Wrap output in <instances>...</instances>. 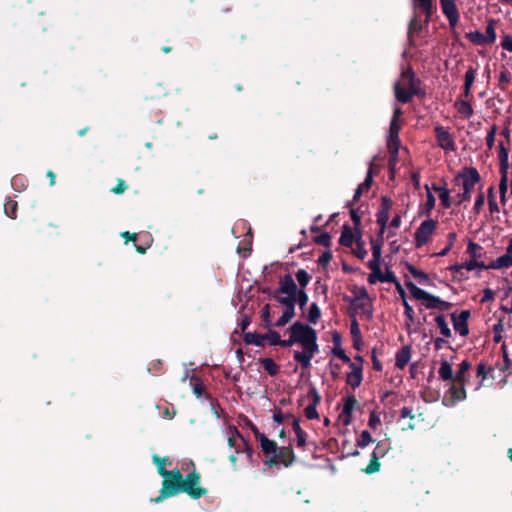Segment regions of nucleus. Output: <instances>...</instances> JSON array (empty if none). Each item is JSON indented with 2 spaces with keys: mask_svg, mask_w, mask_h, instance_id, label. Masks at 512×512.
Wrapping results in <instances>:
<instances>
[{
  "mask_svg": "<svg viewBox=\"0 0 512 512\" xmlns=\"http://www.w3.org/2000/svg\"><path fill=\"white\" fill-rule=\"evenodd\" d=\"M467 39L475 45L489 44L484 37V34L479 31H473L466 34Z\"/></svg>",
  "mask_w": 512,
  "mask_h": 512,
  "instance_id": "obj_41",
  "label": "nucleus"
},
{
  "mask_svg": "<svg viewBox=\"0 0 512 512\" xmlns=\"http://www.w3.org/2000/svg\"><path fill=\"white\" fill-rule=\"evenodd\" d=\"M497 130H498V127L497 125L493 124L489 130V132L487 133V137H486V144H487V147L489 149H492L493 146H494V142H495V135L497 133Z\"/></svg>",
  "mask_w": 512,
  "mask_h": 512,
  "instance_id": "obj_64",
  "label": "nucleus"
},
{
  "mask_svg": "<svg viewBox=\"0 0 512 512\" xmlns=\"http://www.w3.org/2000/svg\"><path fill=\"white\" fill-rule=\"evenodd\" d=\"M423 29V24L414 16L409 23L408 27V37L410 42H412V35L414 33H419Z\"/></svg>",
  "mask_w": 512,
  "mask_h": 512,
  "instance_id": "obj_44",
  "label": "nucleus"
},
{
  "mask_svg": "<svg viewBox=\"0 0 512 512\" xmlns=\"http://www.w3.org/2000/svg\"><path fill=\"white\" fill-rule=\"evenodd\" d=\"M475 77H476V69H474L473 67L470 66L465 73L464 86L467 88L468 87L472 88V85L475 81Z\"/></svg>",
  "mask_w": 512,
  "mask_h": 512,
  "instance_id": "obj_58",
  "label": "nucleus"
},
{
  "mask_svg": "<svg viewBox=\"0 0 512 512\" xmlns=\"http://www.w3.org/2000/svg\"><path fill=\"white\" fill-rule=\"evenodd\" d=\"M283 293L273 291L271 298L284 306V309H290L295 312V298L293 295L282 296Z\"/></svg>",
  "mask_w": 512,
  "mask_h": 512,
  "instance_id": "obj_20",
  "label": "nucleus"
},
{
  "mask_svg": "<svg viewBox=\"0 0 512 512\" xmlns=\"http://www.w3.org/2000/svg\"><path fill=\"white\" fill-rule=\"evenodd\" d=\"M503 319H499L498 323L493 326L494 337L493 341L495 343H499L502 340V332H503Z\"/></svg>",
  "mask_w": 512,
  "mask_h": 512,
  "instance_id": "obj_59",
  "label": "nucleus"
},
{
  "mask_svg": "<svg viewBox=\"0 0 512 512\" xmlns=\"http://www.w3.org/2000/svg\"><path fill=\"white\" fill-rule=\"evenodd\" d=\"M437 228V221L434 219H427L423 221L420 226L417 228L415 235H414V242L415 246L417 248H420L424 245H426L430 239L433 233L435 232Z\"/></svg>",
  "mask_w": 512,
  "mask_h": 512,
  "instance_id": "obj_5",
  "label": "nucleus"
},
{
  "mask_svg": "<svg viewBox=\"0 0 512 512\" xmlns=\"http://www.w3.org/2000/svg\"><path fill=\"white\" fill-rule=\"evenodd\" d=\"M501 350L503 352V365L501 366L500 370L508 371L510 369V367L512 366V361L509 357L506 344H503L501 346Z\"/></svg>",
  "mask_w": 512,
  "mask_h": 512,
  "instance_id": "obj_56",
  "label": "nucleus"
},
{
  "mask_svg": "<svg viewBox=\"0 0 512 512\" xmlns=\"http://www.w3.org/2000/svg\"><path fill=\"white\" fill-rule=\"evenodd\" d=\"M411 358V347L409 345L403 346L396 353L395 366L399 369H403Z\"/></svg>",
  "mask_w": 512,
  "mask_h": 512,
  "instance_id": "obj_22",
  "label": "nucleus"
},
{
  "mask_svg": "<svg viewBox=\"0 0 512 512\" xmlns=\"http://www.w3.org/2000/svg\"><path fill=\"white\" fill-rule=\"evenodd\" d=\"M406 269L409 271V273L418 280V282L422 285H430L431 279L427 273H425L422 270H419L414 265L406 262L405 264Z\"/></svg>",
  "mask_w": 512,
  "mask_h": 512,
  "instance_id": "obj_21",
  "label": "nucleus"
},
{
  "mask_svg": "<svg viewBox=\"0 0 512 512\" xmlns=\"http://www.w3.org/2000/svg\"><path fill=\"white\" fill-rule=\"evenodd\" d=\"M262 452L265 454L266 459L273 456L277 452V443L274 440H270L266 435L261 436L259 440Z\"/></svg>",
  "mask_w": 512,
  "mask_h": 512,
  "instance_id": "obj_23",
  "label": "nucleus"
},
{
  "mask_svg": "<svg viewBox=\"0 0 512 512\" xmlns=\"http://www.w3.org/2000/svg\"><path fill=\"white\" fill-rule=\"evenodd\" d=\"M493 372H494V368L493 367H489L487 369L486 365L484 363L481 362V363L478 364V366H477V377H481L482 380L478 384V386L476 387V390L480 389L484 385V381H485V379L487 377L493 378Z\"/></svg>",
  "mask_w": 512,
  "mask_h": 512,
  "instance_id": "obj_34",
  "label": "nucleus"
},
{
  "mask_svg": "<svg viewBox=\"0 0 512 512\" xmlns=\"http://www.w3.org/2000/svg\"><path fill=\"white\" fill-rule=\"evenodd\" d=\"M293 296L295 298V303H298L300 308H304V306L308 302L307 294L301 289V290H297V292H295V294Z\"/></svg>",
  "mask_w": 512,
  "mask_h": 512,
  "instance_id": "obj_63",
  "label": "nucleus"
},
{
  "mask_svg": "<svg viewBox=\"0 0 512 512\" xmlns=\"http://www.w3.org/2000/svg\"><path fill=\"white\" fill-rule=\"evenodd\" d=\"M487 199L489 205V211L491 214L498 213L500 211L499 206L496 202L494 186H490L487 190Z\"/></svg>",
  "mask_w": 512,
  "mask_h": 512,
  "instance_id": "obj_40",
  "label": "nucleus"
},
{
  "mask_svg": "<svg viewBox=\"0 0 512 512\" xmlns=\"http://www.w3.org/2000/svg\"><path fill=\"white\" fill-rule=\"evenodd\" d=\"M400 125L395 120H391L389 127V136L387 141L388 149L399 150L400 138H399Z\"/></svg>",
  "mask_w": 512,
  "mask_h": 512,
  "instance_id": "obj_14",
  "label": "nucleus"
},
{
  "mask_svg": "<svg viewBox=\"0 0 512 512\" xmlns=\"http://www.w3.org/2000/svg\"><path fill=\"white\" fill-rule=\"evenodd\" d=\"M287 332L290 334L286 343L287 348L295 343L300 344L303 350L294 352V360L303 369L308 368L312 357L318 351L316 330L307 324L297 321L287 329Z\"/></svg>",
  "mask_w": 512,
  "mask_h": 512,
  "instance_id": "obj_2",
  "label": "nucleus"
},
{
  "mask_svg": "<svg viewBox=\"0 0 512 512\" xmlns=\"http://www.w3.org/2000/svg\"><path fill=\"white\" fill-rule=\"evenodd\" d=\"M465 382L458 383L457 381L453 380L451 382V385L446 392L443 403L445 406H453L457 402L463 401L466 399L467 394L465 390Z\"/></svg>",
  "mask_w": 512,
  "mask_h": 512,
  "instance_id": "obj_7",
  "label": "nucleus"
},
{
  "mask_svg": "<svg viewBox=\"0 0 512 512\" xmlns=\"http://www.w3.org/2000/svg\"><path fill=\"white\" fill-rule=\"evenodd\" d=\"M259 362L270 376H276L278 374L279 366L272 358H261Z\"/></svg>",
  "mask_w": 512,
  "mask_h": 512,
  "instance_id": "obj_35",
  "label": "nucleus"
},
{
  "mask_svg": "<svg viewBox=\"0 0 512 512\" xmlns=\"http://www.w3.org/2000/svg\"><path fill=\"white\" fill-rule=\"evenodd\" d=\"M237 435L234 432V427L230 428V436L228 437V445L232 448H235V453L240 454L241 453V446L240 443L237 442Z\"/></svg>",
  "mask_w": 512,
  "mask_h": 512,
  "instance_id": "obj_54",
  "label": "nucleus"
},
{
  "mask_svg": "<svg viewBox=\"0 0 512 512\" xmlns=\"http://www.w3.org/2000/svg\"><path fill=\"white\" fill-rule=\"evenodd\" d=\"M294 459L293 450L290 447H278L277 452L273 456L268 457L264 463L269 467H273L279 464L289 466Z\"/></svg>",
  "mask_w": 512,
  "mask_h": 512,
  "instance_id": "obj_8",
  "label": "nucleus"
},
{
  "mask_svg": "<svg viewBox=\"0 0 512 512\" xmlns=\"http://www.w3.org/2000/svg\"><path fill=\"white\" fill-rule=\"evenodd\" d=\"M435 138L439 147L446 151H455L456 144L453 136L450 134L447 128L437 125L434 128Z\"/></svg>",
  "mask_w": 512,
  "mask_h": 512,
  "instance_id": "obj_10",
  "label": "nucleus"
},
{
  "mask_svg": "<svg viewBox=\"0 0 512 512\" xmlns=\"http://www.w3.org/2000/svg\"><path fill=\"white\" fill-rule=\"evenodd\" d=\"M370 244L372 250V259L369 262H382V246L383 240H375L373 236L370 237Z\"/></svg>",
  "mask_w": 512,
  "mask_h": 512,
  "instance_id": "obj_24",
  "label": "nucleus"
},
{
  "mask_svg": "<svg viewBox=\"0 0 512 512\" xmlns=\"http://www.w3.org/2000/svg\"><path fill=\"white\" fill-rule=\"evenodd\" d=\"M296 279L301 287H305L310 280V276L306 270L300 269L296 273Z\"/></svg>",
  "mask_w": 512,
  "mask_h": 512,
  "instance_id": "obj_61",
  "label": "nucleus"
},
{
  "mask_svg": "<svg viewBox=\"0 0 512 512\" xmlns=\"http://www.w3.org/2000/svg\"><path fill=\"white\" fill-rule=\"evenodd\" d=\"M310 393L312 394L313 396V401L311 404H309L305 410H304V414L306 416L307 419H316L318 418V412H317V409H316V405L317 403L319 402L320 400V396L317 392V389L315 387H312L311 390H310Z\"/></svg>",
  "mask_w": 512,
  "mask_h": 512,
  "instance_id": "obj_19",
  "label": "nucleus"
},
{
  "mask_svg": "<svg viewBox=\"0 0 512 512\" xmlns=\"http://www.w3.org/2000/svg\"><path fill=\"white\" fill-rule=\"evenodd\" d=\"M355 239L356 237L354 236L352 229L348 225H344L339 243L344 247L352 248L355 243Z\"/></svg>",
  "mask_w": 512,
  "mask_h": 512,
  "instance_id": "obj_27",
  "label": "nucleus"
},
{
  "mask_svg": "<svg viewBox=\"0 0 512 512\" xmlns=\"http://www.w3.org/2000/svg\"><path fill=\"white\" fill-rule=\"evenodd\" d=\"M380 265L381 263L376 262L367 263L368 268L371 270V274H373L379 282H382L383 272L381 271Z\"/></svg>",
  "mask_w": 512,
  "mask_h": 512,
  "instance_id": "obj_55",
  "label": "nucleus"
},
{
  "mask_svg": "<svg viewBox=\"0 0 512 512\" xmlns=\"http://www.w3.org/2000/svg\"><path fill=\"white\" fill-rule=\"evenodd\" d=\"M455 106L457 108L458 113H460L466 118L471 117L474 113L472 105L466 100H457Z\"/></svg>",
  "mask_w": 512,
  "mask_h": 512,
  "instance_id": "obj_37",
  "label": "nucleus"
},
{
  "mask_svg": "<svg viewBox=\"0 0 512 512\" xmlns=\"http://www.w3.org/2000/svg\"><path fill=\"white\" fill-rule=\"evenodd\" d=\"M392 205H393V202L390 197H388V196L381 197V204H380V208L376 214V217H377V224L380 226L382 231L386 230Z\"/></svg>",
  "mask_w": 512,
  "mask_h": 512,
  "instance_id": "obj_11",
  "label": "nucleus"
},
{
  "mask_svg": "<svg viewBox=\"0 0 512 512\" xmlns=\"http://www.w3.org/2000/svg\"><path fill=\"white\" fill-rule=\"evenodd\" d=\"M484 37L486 38L489 44H493L496 40V32H495V21L490 20L485 29Z\"/></svg>",
  "mask_w": 512,
  "mask_h": 512,
  "instance_id": "obj_45",
  "label": "nucleus"
},
{
  "mask_svg": "<svg viewBox=\"0 0 512 512\" xmlns=\"http://www.w3.org/2000/svg\"><path fill=\"white\" fill-rule=\"evenodd\" d=\"M297 290V285L293 277L290 274H286L280 279V287L275 291L285 293L286 295H294Z\"/></svg>",
  "mask_w": 512,
  "mask_h": 512,
  "instance_id": "obj_15",
  "label": "nucleus"
},
{
  "mask_svg": "<svg viewBox=\"0 0 512 512\" xmlns=\"http://www.w3.org/2000/svg\"><path fill=\"white\" fill-rule=\"evenodd\" d=\"M512 267V255L504 254L488 264V269H501Z\"/></svg>",
  "mask_w": 512,
  "mask_h": 512,
  "instance_id": "obj_29",
  "label": "nucleus"
},
{
  "mask_svg": "<svg viewBox=\"0 0 512 512\" xmlns=\"http://www.w3.org/2000/svg\"><path fill=\"white\" fill-rule=\"evenodd\" d=\"M352 304L362 312V314L366 315L368 318L372 317V305L369 300H362L360 302H352Z\"/></svg>",
  "mask_w": 512,
  "mask_h": 512,
  "instance_id": "obj_42",
  "label": "nucleus"
},
{
  "mask_svg": "<svg viewBox=\"0 0 512 512\" xmlns=\"http://www.w3.org/2000/svg\"><path fill=\"white\" fill-rule=\"evenodd\" d=\"M354 302H360L362 300H369V295L365 287L357 288L353 290Z\"/></svg>",
  "mask_w": 512,
  "mask_h": 512,
  "instance_id": "obj_60",
  "label": "nucleus"
},
{
  "mask_svg": "<svg viewBox=\"0 0 512 512\" xmlns=\"http://www.w3.org/2000/svg\"><path fill=\"white\" fill-rule=\"evenodd\" d=\"M415 4V8L422 10L425 14L424 24L428 25L431 21V17L434 11V3L433 0H413Z\"/></svg>",
  "mask_w": 512,
  "mask_h": 512,
  "instance_id": "obj_18",
  "label": "nucleus"
},
{
  "mask_svg": "<svg viewBox=\"0 0 512 512\" xmlns=\"http://www.w3.org/2000/svg\"><path fill=\"white\" fill-rule=\"evenodd\" d=\"M355 247L352 246V254L360 260H364L368 254L365 243L360 233L356 236Z\"/></svg>",
  "mask_w": 512,
  "mask_h": 512,
  "instance_id": "obj_26",
  "label": "nucleus"
},
{
  "mask_svg": "<svg viewBox=\"0 0 512 512\" xmlns=\"http://www.w3.org/2000/svg\"><path fill=\"white\" fill-rule=\"evenodd\" d=\"M243 340L248 345L253 344L258 347L265 346L263 335L258 334V333L246 332L243 335Z\"/></svg>",
  "mask_w": 512,
  "mask_h": 512,
  "instance_id": "obj_32",
  "label": "nucleus"
},
{
  "mask_svg": "<svg viewBox=\"0 0 512 512\" xmlns=\"http://www.w3.org/2000/svg\"><path fill=\"white\" fill-rule=\"evenodd\" d=\"M152 461L157 466L158 474L163 477L159 495L152 499L155 503H161L165 499L180 493H185L194 500L200 499L208 493L207 488L201 486V474L196 469L183 477L178 468L166 469V465L171 464L168 456L160 457L154 454Z\"/></svg>",
  "mask_w": 512,
  "mask_h": 512,
  "instance_id": "obj_1",
  "label": "nucleus"
},
{
  "mask_svg": "<svg viewBox=\"0 0 512 512\" xmlns=\"http://www.w3.org/2000/svg\"><path fill=\"white\" fill-rule=\"evenodd\" d=\"M443 14L446 16L450 27L453 29L459 21V11L454 0H440Z\"/></svg>",
  "mask_w": 512,
  "mask_h": 512,
  "instance_id": "obj_13",
  "label": "nucleus"
},
{
  "mask_svg": "<svg viewBox=\"0 0 512 512\" xmlns=\"http://www.w3.org/2000/svg\"><path fill=\"white\" fill-rule=\"evenodd\" d=\"M17 210H18V205H17V202L16 201H13V200H8L5 204H4V211H5V214L11 218V219H16L17 218Z\"/></svg>",
  "mask_w": 512,
  "mask_h": 512,
  "instance_id": "obj_47",
  "label": "nucleus"
},
{
  "mask_svg": "<svg viewBox=\"0 0 512 512\" xmlns=\"http://www.w3.org/2000/svg\"><path fill=\"white\" fill-rule=\"evenodd\" d=\"M268 332L263 335L264 341L268 340L270 345L272 346H281L283 348H287V340H282L280 338V334L277 331L271 330L270 328H267Z\"/></svg>",
  "mask_w": 512,
  "mask_h": 512,
  "instance_id": "obj_30",
  "label": "nucleus"
},
{
  "mask_svg": "<svg viewBox=\"0 0 512 512\" xmlns=\"http://www.w3.org/2000/svg\"><path fill=\"white\" fill-rule=\"evenodd\" d=\"M334 356L339 358L343 363H350V357L346 354L342 346H335L332 349Z\"/></svg>",
  "mask_w": 512,
  "mask_h": 512,
  "instance_id": "obj_57",
  "label": "nucleus"
},
{
  "mask_svg": "<svg viewBox=\"0 0 512 512\" xmlns=\"http://www.w3.org/2000/svg\"><path fill=\"white\" fill-rule=\"evenodd\" d=\"M511 82V75L509 71L503 67L499 74V87L501 90L505 91L507 89L508 84Z\"/></svg>",
  "mask_w": 512,
  "mask_h": 512,
  "instance_id": "obj_49",
  "label": "nucleus"
},
{
  "mask_svg": "<svg viewBox=\"0 0 512 512\" xmlns=\"http://www.w3.org/2000/svg\"><path fill=\"white\" fill-rule=\"evenodd\" d=\"M374 442L370 432L368 430H363L356 441V446L359 448H364L370 443Z\"/></svg>",
  "mask_w": 512,
  "mask_h": 512,
  "instance_id": "obj_46",
  "label": "nucleus"
},
{
  "mask_svg": "<svg viewBox=\"0 0 512 512\" xmlns=\"http://www.w3.org/2000/svg\"><path fill=\"white\" fill-rule=\"evenodd\" d=\"M423 83L418 78L414 70L409 66L401 73V80L394 83V95L398 102L402 104L410 103L414 96L424 98L426 91L422 87Z\"/></svg>",
  "mask_w": 512,
  "mask_h": 512,
  "instance_id": "obj_3",
  "label": "nucleus"
},
{
  "mask_svg": "<svg viewBox=\"0 0 512 512\" xmlns=\"http://www.w3.org/2000/svg\"><path fill=\"white\" fill-rule=\"evenodd\" d=\"M470 315L471 313L469 310H462L458 316L456 313L451 314V320L455 331L463 337L469 334L468 319Z\"/></svg>",
  "mask_w": 512,
  "mask_h": 512,
  "instance_id": "obj_12",
  "label": "nucleus"
},
{
  "mask_svg": "<svg viewBox=\"0 0 512 512\" xmlns=\"http://www.w3.org/2000/svg\"><path fill=\"white\" fill-rule=\"evenodd\" d=\"M432 189L435 192H439V198H440V201H441V205L444 208H446V209L450 208L451 207V200H450V192H449V190L447 188H445V187H439L436 184L432 185Z\"/></svg>",
  "mask_w": 512,
  "mask_h": 512,
  "instance_id": "obj_33",
  "label": "nucleus"
},
{
  "mask_svg": "<svg viewBox=\"0 0 512 512\" xmlns=\"http://www.w3.org/2000/svg\"><path fill=\"white\" fill-rule=\"evenodd\" d=\"M295 315V312H291L290 309H284L281 317L274 324L276 327H282L287 324Z\"/></svg>",
  "mask_w": 512,
  "mask_h": 512,
  "instance_id": "obj_52",
  "label": "nucleus"
},
{
  "mask_svg": "<svg viewBox=\"0 0 512 512\" xmlns=\"http://www.w3.org/2000/svg\"><path fill=\"white\" fill-rule=\"evenodd\" d=\"M234 432L240 440L241 453H245L246 458L249 462H252L254 450L252 446L247 442V440L243 437V435L239 432V430L234 426Z\"/></svg>",
  "mask_w": 512,
  "mask_h": 512,
  "instance_id": "obj_28",
  "label": "nucleus"
},
{
  "mask_svg": "<svg viewBox=\"0 0 512 512\" xmlns=\"http://www.w3.org/2000/svg\"><path fill=\"white\" fill-rule=\"evenodd\" d=\"M347 206L350 207L351 220L354 224L355 229L357 230L359 228V226L361 225V216L359 215V213L356 209L352 208L351 202H348Z\"/></svg>",
  "mask_w": 512,
  "mask_h": 512,
  "instance_id": "obj_62",
  "label": "nucleus"
},
{
  "mask_svg": "<svg viewBox=\"0 0 512 512\" xmlns=\"http://www.w3.org/2000/svg\"><path fill=\"white\" fill-rule=\"evenodd\" d=\"M372 183H373V174H372V163H371L364 182H362L355 190V193L353 196V203L359 201L361 195L370 189Z\"/></svg>",
  "mask_w": 512,
  "mask_h": 512,
  "instance_id": "obj_17",
  "label": "nucleus"
},
{
  "mask_svg": "<svg viewBox=\"0 0 512 512\" xmlns=\"http://www.w3.org/2000/svg\"><path fill=\"white\" fill-rule=\"evenodd\" d=\"M482 247L473 242V241H469L468 243V246H467V253L470 255L471 259H475L477 260L478 258H481V251H482Z\"/></svg>",
  "mask_w": 512,
  "mask_h": 512,
  "instance_id": "obj_48",
  "label": "nucleus"
},
{
  "mask_svg": "<svg viewBox=\"0 0 512 512\" xmlns=\"http://www.w3.org/2000/svg\"><path fill=\"white\" fill-rule=\"evenodd\" d=\"M435 322L440 330V333L444 336V337H451L452 336V332H451V329L449 328L448 326V323L445 319V316L442 315V314H439L435 317Z\"/></svg>",
  "mask_w": 512,
  "mask_h": 512,
  "instance_id": "obj_38",
  "label": "nucleus"
},
{
  "mask_svg": "<svg viewBox=\"0 0 512 512\" xmlns=\"http://www.w3.org/2000/svg\"><path fill=\"white\" fill-rule=\"evenodd\" d=\"M356 405H357V400H356L355 396L351 395L346 398L342 412L340 414V417L345 425L350 424L351 414Z\"/></svg>",
  "mask_w": 512,
  "mask_h": 512,
  "instance_id": "obj_16",
  "label": "nucleus"
},
{
  "mask_svg": "<svg viewBox=\"0 0 512 512\" xmlns=\"http://www.w3.org/2000/svg\"><path fill=\"white\" fill-rule=\"evenodd\" d=\"M363 380V373L348 372L346 373V383L353 389L359 387Z\"/></svg>",
  "mask_w": 512,
  "mask_h": 512,
  "instance_id": "obj_39",
  "label": "nucleus"
},
{
  "mask_svg": "<svg viewBox=\"0 0 512 512\" xmlns=\"http://www.w3.org/2000/svg\"><path fill=\"white\" fill-rule=\"evenodd\" d=\"M470 368H471V363L468 360H463L459 364V368L454 376V380L457 381L458 383H462V382L466 383V373L469 371Z\"/></svg>",
  "mask_w": 512,
  "mask_h": 512,
  "instance_id": "obj_36",
  "label": "nucleus"
},
{
  "mask_svg": "<svg viewBox=\"0 0 512 512\" xmlns=\"http://www.w3.org/2000/svg\"><path fill=\"white\" fill-rule=\"evenodd\" d=\"M462 264H463V269H466L468 271H472L476 268L488 269V265H486L484 262H479L475 259H471L470 261H467Z\"/></svg>",
  "mask_w": 512,
  "mask_h": 512,
  "instance_id": "obj_53",
  "label": "nucleus"
},
{
  "mask_svg": "<svg viewBox=\"0 0 512 512\" xmlns=\"http://www.w3.org/2000/svg\"><path fill=\"white\" fill-rule=\"evenodd\" d=\"M438 374L442 381L454 380L452 365L446 359L441 360Z\"/></svg>",
  "mask_w": 512,
  "mask_h": 512,
  "instance_id": "obj_25",
  "label": "nucleus"
},
{
  "mask_svg": "<svg viewBox=\"0 0 512 512\" xmlns=\"http://www.w3.org/2000/svg\"><path fill=\"white\" fill-rule=\"evenodd\" d=\"M454 182L462 185L463 192L457 195L458 204L471 200V193L475 186L481 182V176L475 167H463L455 176Z\"/></svg>",
  "mask_w": 512,
  "mask_h": 512,
  "instance_id": "obj_4",
  "label": "nucleus"
},
{
  "mask_svg": "<svg viewBox=\"0 0 512 512\" xmlns=\"http://www.w3.org/2000/svg\"><path fill=\"white\" fill-rule=\"evenodd\" d=\"M483 186L480 185L478 188V194L474 203L473 210L476 214H479L485 203V195L482 191Z\"/></svg>",
  "mask_w": 512,
  "mask_h": 512,
  "instance_id": "obj_50",
  "label": "nucleus"
},
{
  "mask_svg": "<svg viewBox=\"0 0 512 512\" xmlns=\"http://www.w3.org/2000/svg\"><path fill=\"white\" fill-rule=\"evenodd\" d=\"M425 189L427 191V200L425 203L423 213L429 217L433 208L435 207L436 199H435L434 195L430 192L429 186L427 184L425 185Z\"/></svg>",
  "mask_w": 512,
  "mask_h": 512,
  "instance_id": "obj_43",
  "label": "nucleus"
},
{
  "mask_svg": "<svg viewBox=\"0 0 512 512\" xmlns=\"http://www.w3.org/2000/svg\"><path fill=\"white\" fill-rule=\"evenodd\" d=\"M47 28H48V22L44 18L43 13L40 14L39 17H37L30 23V30L34 34L45 32L47 30Z\"/></svg>",
  "mask_w": 512,
  "mask_h": 512,
  "instance_id": "obj_31",
  "label": "nucleus"
},
{
  "mask_svg": "<svg viewBox=\"0 0 512 512\" xmlns=\"http://www.w3.org/2000/svg\"><path fill=\"white\" fill-rule=\"evenodd\" d=\"M270 309H271L270 305L266 304V305H264V307L261 310V319H262L264 328H270L272 326Z\"/></svg>",
  "mask_w": 512,
  "mask_h": 512,
  "instance_id": "obj_51",
  "label": "nucleus"
},
{
  "mask_svg": "<svg viewBox=\"0 0 512 512\" xmlns=\"http://www.w3.org/2000/svg\"><path fill=\"white\" fill-rule=\"evenodd\" d=\"M405 286L410 291L412 296L417 300H424L426 301L425 307L427 309H437V306L440 302V298L437 296H434L425 290L419 288L417 285H415L412 281L408 280L405 282Z\"/></svg>",
  "mask_w": 512,
  "mask_h": 512,
  "instance_id": "obj_6",
  "label": "nucleus"
},
{
  "mask_svg": "<svg viewBox=\"0 0 512 512\" xmlns=\"http://www.w3.org/2000/svg\"><path fill=\"white\" fill-rule=\"evenodd\" d=\"M387 452L388 448L381 442H378L374 451L371 454V458L368 465L364 469H362V471L368 475L379 472L381 467L379 459L381 457H384L387 454Z\"/></svg>",
  "mask_w": 512,
  "mask_h": 512,
  "instance_id": "obj_9",
  "label": "nucleus"
}]
</instances>
